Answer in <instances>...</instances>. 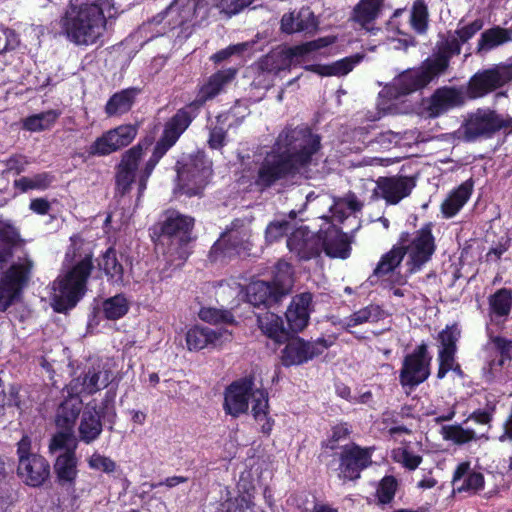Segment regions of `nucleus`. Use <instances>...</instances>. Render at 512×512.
<instances>
[{"instance_id":"obj_47","label":"nucleus","mask_w":512,"mask_h":512,"mask_svg":"<svg viewBox=\"0 0 512 512\" xmlns=\"http://www.w3.org/2000/svg\"><path fill=\"white\" fill-rule=\"evenodd\" d=\"M461 337V330L456 323L446 325L438 333L437 340L440 343L438 351H458V341Z\"/></svg>"},{"instance_id":"obj_49","label":"nucleus","mask_w":512,"mask_h":512,"mask_svg":"<svg viewBox=\"0 0 512 512\" xmlns=\"http://www.w3.org/2000/svg\"><path fill=\"white\" fill-rule=\"evenodd\" d=\"M227 114L216 117L217 124L209 129L207 144L213 150H220L226 145L227 129L222 125L227 120Z\"/></svg>"},{"instance_id":"obj_46","label":"nucleus","mask_w":512,"mask_h":512,"mask_svg":"<svg viewBox=\"0 0 512 512\" xmlns=\"http://www.w3.org/2000/svg\"><path fill=\"white\" fill-rule=\"evenodd\" d=\"M441 433L445 440L452 441L457 445L469 443L476 438L474 430L464 429L459 424L443 426Z\"/></svg>"},{"instance_id":"obj_59","label":"nucleus","mask_w":512,"mask_h":512,"mask_svg":"<svg viewBox=\"0 0 512 512\" xmlns=\"http://www.w3.org/2000/svg\"><path fill=\"white\" fill-rule=\"evenodd\" d=\"M485 484L484 476L480 472H470L462 481L461 485L457 486L458 492H478L483 489Z\"/></svg>"},{"instance_id":"obj_63","label":"nucleus","mask_w":512,"mask_h":512,"mask_svg":"<svg viewBox=\"0 0 512 512\" xmlns=\"http://www.w3.org/2000/svg\"><path fill=\"white\" fill-rule=\"evenodd\" d=\"M91 469L112 473L116 469V463L109 457L94 453L88 460Z\"/></svg>"},{"instance_id":"obj_45","label":"nucleus","mask_w":512,"mask_h":512,"mask_svg":"<svg viewBox=\"0 0 512 512\" xmlns=\"http://www.w3.org/2000/svg\"><path fill=\"white\" fill-rule=\"evenodd\" d=\"M410 25L418 34H425L429 26V11L425 0H414L410 13Z\"/></svg>"},{"instance_id":"obj_14","label":"nucleus","mask_w":512,"mask_h":512,"mask_svg":"<svg viewBox=\"0 0 512 512\" xmlns=\"http://www.w3.org/2000/svg\"><path fill=\"white\" fill-rule=\"evenodd\" d=\"M333 43L330 37H320L299 45L291 46L279 53H269L259 60V69L263 72L278 74L288 69L294 59L304 57Z\"/></svg>"},{"instance_id":"obj_33","label":"nucleus","mask_w":512,"mask_h":512,"mask_svg":"<svg viewBox=\"0 0 512 512\" xmlns=\"http://www.w3.org/2000/svg\"><path fill=\"white\" fill-rule=\"evenodd\" d=\"M103 431V421L97 414V406H90L83 410L78 426V441L91 444L96 441Z\"/></svg>"},{"instance_id":"obj_2","label":"nucleus","mask_w":512,"mask_h":512,"mask_svg":"<svg viewBox=\"0 0 512 512\" xmlns=\"http://www.w3.org/2000/svg\"><path fill=\"white\" fill-rule=\"evenodd\" d=\"M237 69L229 67L211 74L197 86L196 97L179 108L163 125L162 133L156 141L153 151L144 166L139 170L144 151L152 144V139L145 137L137 144L124 151L115 167V189L121 197L131 191L137 180L139 194H142L155 167L167 152L175 146L180 137L199 116L208 101L215 99L235 79Z\"/></svg>"},{"instance_id":"obj_58","label":"nucleus","mask_w":512,"mask_h":512,"mask_svg":"<svg viewBox=\"0 0 512 512\" xmlns=\"http://www.w3.org/2000/svg\"><path fill=\"white\" fill-rule=\"evenodd\" d=\"M490 342L505 363L512 361V339L500 335H490Z\"/></svg>"},{"instance_id":"obj_23","label":"nucleus","mask_w":512,"mask_h":512,"mask_svg":"<svg viewBox=\"0 0 512 512\" xmlns=\"http://www.w3.org/2000/svg\"><path fill=\"white\" fill-rule=\"evenodd\" d=\"M465 103L463 92L453 86L437 88L427 99L425 110L429 117L437 118Z\"/></svg>"},{"instance_id":"obj_57","label":"nucleus","mask_w":512,"mask_h":512,"mask_svg":"<svg viewBox=\"0 0 512 512\" xmlns=\"http://www.w3.org/2000/svg\"><path fill=\"white\" fill-rule=\"evenodd\" d=\"M456 355L457 351H438L437 378L439 380L444 379L448 372L451 371L454 364L457 362Z\"/></svg>"},{"instance_id":"obj_55","label":"nucleus","mask_w":512,"mask_h":512,"mask_svg":"<svg viewBox=\"0 0 512 512\" xmlns=\"http://www.w3.org/2000/svg\"><path fill=\"white\" fill-rule=\"evenodd\" d=\"M255 0H216L214 6L227 16L236 15Z\"/></svg>"},{"instance_id":"obj_25","label":"nucleus","mask_w":512,"mask_h":512,"mask_svg":"<svg viewBox=\"0 0 512 512\" xmlns=\"http://www.w3.org/2000/svg\"><path fill=\"white\" fill-rule=\"evenodd\" d=\"M319 21L310 7H302L298 11L284 13L280 20V30L287 35L296 33L314 34Z\"/></svg>"},{"instance_id":"obj_7","label":"nucleus","mask_w":512,"mask_h":512,"mask_svg":"<svg viewBox=\"0 0 512 512\" xmlns=\"http://www.w3.org/2000/svg\"><path fill=\"white\" fill-rule=\"evenodd\" d=\"M194 224L193 217L168 209L164 212V219L151 228V238L156 245H167L164 254L171 261H185L190 254L188 246Z\"/></svg>"},{"instance_id":"obj_39","label":"nucleus","mask_w":512,"mask_h":512,"mask_svg":"<svg viewBox=\"0 0 512 512\" xmlns=\"http://www.w3.org/2000/svg\"><path fill=\"white\" fill-rule=\"evenodd\" d=\"M404 257L405 251H403L401 244L394 245L388 252L381 256L372 275L369 277L370 282L373 283L371 280L373 277L380 278L394 272L395 269L400 266Z\"/></svg>"},{"instance_id":"obj_44","label":"nucleus","mask_w":512,"mask_h":512,"mask_svg":"<svg viewBox=\"0 0 512 512\" xmlns=\"http://www.w3.org/2000/svg\"><path fill=\"white\" fill-rule=\"evenodd\" d=\"M116 390L109 389L105 392L99 406L97 407V414L99 419L104 423L108 424V429L113 430L117 422V411H116Z\"/></svg>"},{"instance_id":"obj_61","label":"nucleus","mask_w":512,"mask_h":512,"mask_svg":"<svg viewBox=\"0 0 512 512\" xmlns=\"http://www.w3.org/2000/svg\"><path fill=\"white\" fill-rule=\"evenodd\" d=\"M484 26V21L481 18H477L471 23L456 29V38L461 41V44L468 42L472 39Z\"/></svg>"},{"instance_id":"obj_54","label":"nucleus","mask_w":512,"mask_h":512,"mask_svg":"<svg viewBox=\"0 0 512 512\" xmlns=\"http://www.w3.org/2000/svg\"><path fill=\"white\" fill-rule=\"evenodd\" d=\"M364 57V54L356 53L332 62L334 76L340 77L347 75L364 59Z\"/></svg>"},{"instance_id":"obj_26","label":"nucleus","mask_w":512,"mask_h":512,"mask_svg":"<svg viewBox=\"0 0 512 512\" xmlns=\"http://www.w3.org/2000/svg\"><path fill=\"white\" fill-rule=\"evenodd\" d=\"M352 239L340 228L332 225L321 230V253L331 259L345 260L352 252Z\"/></svg>"},{"instance_id":"obj_38","label":"nucleus","mask_w":512,"mask_h":512,"mask_svg":"<svg viewBox=\"0 0 512 512\" xmlns=\"http://www.w3.org/2000/svg\"><path fill=\"white\" fill-rule=\"evenodd\" d=\"M221 337L220 331L196 325L187 331L186 343L189 350L198 351L209 345H215Z\"/></svg>"},{"instance_id":"obj_15","label":"nucleus","mask_w":512,"mask_h":512,"mask_svg":"<svg viewBox=\"0 0 512 512\" xmlns=\"http://www.w3.org/2000/svg\"><path fill=\"white\" fill-rule=\"evenodd\" d=\"M335 342V337H319L314 341H307L295 336L285 342L280 359L284 367L299 366L322 355Z\"/></svg>"},{"instance_id":"obj_3","label":"nucleus","mask_w":512,"mask_h":512,"mask_svg":"<svg viewBox=\"0 0 512 512\" xmlns=\"http://www.w3.org/2000/svg\"><path fill=\"white\" fill-rule=\"evenodd\" d=\"M323 148L322 136L307 124L286 126L257 166L253 185L265 192L293 180L317 164Z\"/></svg>"},{"instance_id":"obj_43","label":"nucleus","mask_w":512,"mask_h":512,"mask_svg":"<svg viewBox=\"0 0 512 512\" xmlns=\"http://www.w3.org/2000/svg\"><path fill=\"white\" fill-rule=\"evenodd\" d=\"M489 308L497 317H507L512 309V290L500 288L489 296Z\"/></svg>"},{"instance_id":"obj_8","label":"nucleus","mask_w":512,"mask_h":512,"mask_svg":"<svg viewBox=\"0 0 512 512\" xmlns=\"http://www.w3.org/2000/svg\"><path fill=\"white\" fill-rule=\"evenodd\" d=\"M93 268V255L88 253L63 276L56 279V292L52 298L55 312L66 313L77 305L86 293L87 282Z\"/></svg>"},{"instance_id":"obj_6","label":"nucleus","mask_w":512,"mask_h":512,"mask_svg":"<svg viewBox=\"0 0 512 512\" xmlns=\"http://www.w3.org/2000/svg\"><path fill=\"white\" fill-rule=\"evenodd\" d=\"M461 47V41L456 37L437 45L436 51L418 67L408 68L395 77L388 92L398 98L424 89L448 71L452 57L461 53Z\"/></svg>"},{"instance_id":"obj_56","label":"nucleus","mask_w":512,"mask_h":512,"mask_svg":"<svg viewBox=\"0 0 512 512\" xmlns=\"http://www.w3.org/2000/svg\"><path fill=\"white\" fill-rule=\"evenodd\" d=\"M290 228V222L287 220L270 222L265 229V238L267 242H278L287 235Z\"/></svg>"},{"instance_id":"obj_53","label":"nucleus","mask_w":512,"mask_h":512,"mask_svg":"<svg viewBox=\"0 0 512 512\" xmlns=\"http://www.w3.org/2000/svg\"><path fill=\"white\" fill-rule=\"evenodd\" d=\"M2 162L5 165V169L2 171V175H21L23 172H25L26 167L30 164L28 157L20 153L11 154Z\"/></svg>"},{"instance_id":"obj_64","label":"nucleus","mask_w":512,"mask_h":512,"mask_svg":"<svg viewBox=\"0 0 512 512\" xmlns=\"http://www.w3.org/2000/svg\"><path fill=\"white\" fill-rule=\"evenodd\" d=\"M504 365L505 362L500 358H492L487 360L482 368L483 379L488 383H492Z\"/></svg>"},{"instance_id":"obj_16","label":"nucleus","mask_w":512,"mask_h":512,"mask_svg":"<svg viewBox=\"0 0 512 512\" xmlns=\"http://www.w3.org/2000/svg\"><path fill=\"white\" fill-rule=\"evenodd\" d=\"M512 80V62L498 64L477 71L467 85L465 94L469 99H479L498 90Z\"/></svg>"},{"instance_id":"obj_19","label":"nucleus","mask_w":512,"mask_h":512,"mask_svg":"<svg viewBox=\"0 0 512 512\" xmlns=\"http://www.w3.org/2000/svg\"><path fill=\"white\" fill-rule=\"evenodd\" d=\"M255 386L254 375H246L233 381L225 390L223 409L234 418L248 412L249 400Z\"/></svg>"},{"instance_id":"obj_17","label":"nucleus","mask_w":512,"mask_h":512,"mask_svg":"<svg viewBox=\"0 0 512 512\" xmlns=\"http://www.w3.org/2000/svg\"><path fill=\"white\" fill-rule=\"evenodd\" d=\"M138 134V127L134 124H122L109 129L97 137L86 149L81 157L87 159L91 157L108 156L114 152L129 146Z\"/></svg>"},{"instance_id":"obj_11","label":"nucleus","mask_w":512,"mask_h":512,"mask_svg":"<svg viewBox=\"0 0 512 512\" xmlns=\"http://www.w3.org/2000/svg\"><path fill=\"white\" fill-rule=\"evenodd\" d=\"M372 447H362L355 442L341 446L340 451L332 455L326 463L327 469L337 472L343 481H357L361 473L372 464Z\"/></svg>"},{"instance_id":"obj_12","label":"nucleus","mask_w":512,"mask_h":512,"mask_svg":"<svg viewBox=\"0 0 512 512\" xmlns=\"http://www.w3.org/2000/svg\"><path fill=\"white\" fill-rule=\"evenodd\" d=\"M432 229V222H427L413 233L410 240L408 232L401 233L399 242L403 251H405V255H408L407 271L409 274L421 271L432 260L437 249Z\"/></svg>"},{"instance_id":"obj_1","label":"nucleus","mask_w":512,"mask_h":512,"mask_svg":"<svg viewBox=\"0 0 512 512\" xmlns=\"http://www.w3.org/2000/svg\"><path fill=\"white\" fill-rule=\"evenodd\" d=\"M237 69L229 67L211 74L197 86L196 97L179 108L163 125L162 133L156 141L153 151L144 166L139 170L144 151L152 144V139L145 137L137 144L124 151L115 167V189L121 197L131 191L137 180L139 194H142L155 167L167 152L175 146L180 137L199 116L208 101L215 99L235 79Z\"/></svg>"},{"instance_id":"obj_18","label":"nucleus","mask_w":512,"mask_h":512,"mask_svg":"<svg viewBox=\"0 0 512 512\" xmlns=\"http://www.w3.org/2000/svg\"><path fill=\"white\" fill-rule=\"evenodd\" d=\"M501 129L500 115L496 111L478 109L468 116L459 131L465 141L473 142L480 138H491Z\"/></svg>"},{"instance_id":"obj_62","label":"nucleus","mask_w":512,"mask_h":512,"mask_svg":"<svg viewBox=\"0 0 512 512\" xmlns=\"http://www.w3.org/2000/svg\"><path fill=\"white\" fill-rule=\"evenodd\" d=\"M398 453L399 457H395V460L401 463L402 466L409 471L417 469L422 463V456L414 454L409 448H401Z\"/></svg>"},{"instance_id":"obj_52","label":"nucleus","mask_w":512,"mask_h":512,"mask_svg":"<svg viewBox=\"0 0 512 512\" xmlns=\"http://www.w3.org/2000/svg\"><path fill=\"white\" fill-rule=\"evenodd\" d=\"M57 432L53 435L49 443L50 452H55L57 450L68 451L75 445V450L77 449V441L78 439L75 437L73 429L72 430H63Z\"/></svg>"},{"instance_id":"obj_41","label":"nucleus","mask_w":512,"mask_h":512,"mask_svg":"<svg viewBox=\"0 0 512 512\" xmlns=\"http://www.w3.org/2000/svg\"><path fill=\"white\" fill-rule=\"evenodd\" d=\"M352 432V425L345 421H340L331 426L327 438L320 443L322 449L320 457L325 455V450L335 451L341 448L340 443L349 440Z\"/></svg>"},{"instance_id":"obj_42","label":"nucleus","mask_w":512,"mask_h":512,"mask_svg":"<svg viewBox=\"0 0 512 512\" xmlns=\"http://www.w3.org/2000/svg\"><path fill=\"white\" fill-rule=\"evenodd\" d=\"M130 309V304L123 293L116 294L102 302L103 316L107 320H118L124 317Z\"/></svg>"},{"instance_id":"obj_24","label":"nucleus","mask_w":512,"mask_h":512,"mask_svg":"<svg viewBox=\"0 0 512 512\" xmlns=\"http://www.w3.org/2000/svg\"><path fill=\"white\" fill-rule=\"evenodd\" d=\"M313 310V294L311 292L293 296L285 312L288 329L293 333L303 331L309 324Z\"/></svg>"},{"instance_id":"obj_40","label":"nucleus","mask_w":512,"mask_h":512,"mask_svg":"<svg viewBox=\"0 0 512 512\" xmlns=\"http://www.w3.org/2000/svg\"><path fill=\"white\" fill-rule=\"evenodd\" d=\"M512 39V31L500 26H494L485 30L477 44L478 52H488Z\"/></svg>"},{"instance_id":"obj_28","label":"nucleus","mask_w":512,"mask_h":512,"mask_svg":"<svg viewBox=\"0 0 512 512\" xmlns=\"http://www.w3.org/2000/svg\"><path fill=\"white\" fill-rule=\"evenodd\" d=\"M128 258L118 253L115 247L110 246L98 259V267L105 274L111 285L123 286L125 284V265Z\"/></svg>"},{"instance_id":"obj_51","label":"nucleus","mask_w":512,"mask_h":512,"mask_svg":"<svg viewBox=\"0 0 512 512\" xmlns=\"http://www.w3.org/2000/svg\"><path fill=\"white\" fill-rule=\"evenodd\" d=\"M252 494L248 491L236 497H228L221 503V512H245L253 505Z\"/></svg>"},{"instance_id":"obj_13","label":"nucleus","mask_w":512,"mask_h":512,"mask_svg":"<svg viewBox=\"0 0 512 512\" xmlns=\"http://www.w3.org/2000/svg\"><path fill=\"white\" fill-rule=\"evenodd\" d=\"M432 355L428 345L423 341L412 352L407 353L402 360L399 371V383L402 388L415 389L424 383L431 374Z\"/></svg>"},{"instance_id":"obj_9","label":"nucleus","mask_w":512,"mask_h":512,"mask_svg":"<svg viewBox=\"0 0 512 512\" xmlns=\"http://www.w3.org/2000/svg\"><path fill=\"white\" fill-rule=\"evenodd\" d=\"M293 267L290 263L279 260L270 281L257 280L248 285L247 299L254 307L270 308L282 301L292 290Z\"/></svg>"},{"instance_id":"obj_48","label":"nucleus","mask_w":512,"mask_h":512,"mask_svg":"<svg viewBox=\"0 0 512 512\" xmlns=\"http://www.w3.org/2000/svg\"><path fill=\"white\" fill-rule=\"evenodd\" d=\"M398 481L393 475L384 476L378 483L376 489L377 502L380 505L390 504L396 494Z\"/></svg>"},{"instance_id":"obj_10","label":"nucleus","mask_w":512,"mask_h":512,"mask_svg":"<svg viewBox=\"0 0 512 512\" xmlns=\"http://www.w3.org/2000/svg\"><path fill=\"white\" fill-rule=\"evenodd\" d=\"M175 170L177 189L187 197L201 196L212 175V162L198 150L177 160Z\"/></svg>"},{"instance_id":"obj_21","label":"nucleus","mask_w":512,"mask_h":512,"mask_svg":"<svg viewBox=\"0 0 512 512\" xmlns=\"http://www.w3.org/2000/svg\"><path fill=\"white\" fill-rule=\"evenodd\" d=\"M111 374L100 363L85 365L79 376L71 381V388L76 391V395H94L110 384Z\"/></svg>"},{"instance_id":"obj_29","label":"nucleus","mask_w":512,"mask_h":512,"mask_svg":"<svg viewBox=\"0 0 512 512\" xmlns=\"http://www.w3.org/2000/svg\"><path fill=\"white\" fill-rule=\"evenodd\" d=\"M56 482L61 487L74 488L78 477V458L75 445L59 454L53 465Z\"/></svg>"},{"instance_id":"obj_36","label":"nucleus","mask_w":512,"mask_h":512,"mask_svg":"<svg viewBox=\"0 0 512 512\" xmlns=\"http://www.w3.org/2000/svg\"><path fill=\"white\" fill-rule=\"evenodd\" d=\"M258 327L262 333L277 344H282L288 340L289 332L283 324V320L275 313L266 311L257 315Z\"/></svg>"},{"instance_id":"obj_22","label":"nucleus","mask_w":512,"mask_h":512,"mask_svg":"<svg viewBox=\"0 0 512 512\" xmlns=\"http://www.w3.org/2000/svg\"><path fill=\"white\" fill-rule=\"evenodd\" d=\"M415 186V179L409 176L379 177L376 181L375 193L384 199L386 204L396 205L408 197Z\"/></svg>"},{"instance_id":"obj_30","label":"nucleus","mask_w":512,"mask_h":512,"mask_svg":"<svg viewBox=\"0 0 512 512\" xmlns=\"http://www.w3.org/2000/svg\"><path fill=\"white\" fill-rule=\"evenodd\" d=\"M243 245V238L238 231H225L212 245L208 255L209 260L218 262L238 256Z\"/></svg>"},{"instance_id":"obj_4","label":"nucleus","mask_w":512,"mask_h":512,"mask_svg":"<svg viewBox=\"0 0 512 512\" xmlns=\"http://www.w3.org/2000/svg\"><path fill=\"white\" fill-rule=\"evenodd\" d=\"M27 244L15 222L0 216V313H8L10 320L24 322L28 314L14 306L22 301L33 278L35 262L28 253L12 261L16 252Z\"/></svg>"},{"instance_id":"obj_27","label":"nucleus","mask_w":512,"mask_h":512,"mask_svg":"<svg viewBox=\"0 0 512 512\" xmlns=\"http://www.w3.org/2000/svg\"><path fill=\"white\" fill-rule=\"evenodd\" d=\"M17 475L25 485L39 488L50 478V464L42 455L32 456L18 463Z\"/></svg>"},{"instance_id":"obj_37","label":"nucleus","mask_w":512,"mask_h":512,"mask_svg":"<svg viewBox=\"0 0 512 512\" xmlns=\"http://www.w3.org/2000/svg\"><path fill=\"white\" fill-rule=\"evenodd\" d=\"M384 310L377 304H369L348 317L339 321L341 328L348 332L353 333L351 330L353 327L364 324V323H376L383 319Z\"/></svg>"},{"instance_id":"obj_5","label":"nucleus","mask_w":512,"mask_h":512,"mask_svg":"<svg viewBox=\"0 0 512 512\" xmlns=\"http://www.w3.org/2000/svg\"><path fill=\"white\" fill-rule=\"evenodd\" d=\"M114 0H95L78 5L69 3L60 26L67 39L76 44L89 46L95 44L106 30L109 19L119 15Z\"/></svg>"},{"instance_id":"obj_34","label":"nucleus","mask_w":512,"mask_h":512,"mask_svg":"<svg viewBox=\"0 0 512 512\" xmlns=\"http://www.w3.org/2000/svg\"><path fill=\"white\" fill-rule=\"evenodd\" d=\"M140 93L141 88L138 87H128L114 93L105 105V114L108 117H112L128 113Z\"/></svg>"},{"instance_id":"obj_35","label":"nucleus","mask_w":512,"mask_h":512,"mask_svg":"<svg viewBox=\"0 0 512 512\" xmlns=\"http://www.w3.org/2000/svg\"><path fill=\"white\" fill-rule=\"evenodd\" d=\"M83 407L82 399L79 395H70L65 398L56 413V425L63 430H72L75 426Z\"/></svg>"},{"instance_id":"obj_31","label":"nucleus","mask_w":512,"mask_h":512,"mask_svg":"<svg viewBox=\"0 0 512 512\" xmlns=\"http://www.w3.org/2000/svg\"><path fill=\"white\" fill-rule=\"evenodd\" d=\"M474 189L472 178L467 179L458 187L452 189L441 203L440 209L444 218L456 216L470 199Z\"/></svg>"},{"instance_id":"obj_50","label":"nucleus","mask_w":512,"mask_h":512,"mask_svg":"<svg viewBox=\"0 0 512 512\" xmlns=\"http://www.w3.org/2000/svg\"><path fill=\"white\" fill-rule=\"evenodd\" d=\"M251 398L252 414L257 422H262L269 415V396L265 389H253Z\"/></svg>"},{"instance_id":"obj_60","label":"nucleus","mask_w":512,"mask_h":512,"mask_svg":"<svg viewBox=\"0 0 512 512\" xmlns=\"http://www.w3.org/2000/svg\"><path fill=\"white\" fill-rule=\"evenodd\" d=\"M199 316L203 321L213 324L231 323L233 318L229 312L216 308H203Z\"/></svg>"},{"instance_id":"obj_32","label":"nucleus","mask_w":512,"mask_h":512,"mask_svg":"<svg viewBox=\"0 0 512 512\" xmlns=\"http://www.w3.org/2000/svg\"><path fill=\"white\" fill-rule=\"evenodd\" d=\"M385 0H359L350 19L361 28L371 32L375 21L381 16Z\"/></svg>"},{"instance_id":"obj_20","label":"nucleus","mask_w":512,"mask_h":512,"mask_svg":"<svg viewBox=\"0 0 512 512\" xmlns=\"http://www.w3.org/2000/svg\"><path fill=\"white\" fill-rule=\"evenodd\" d=\"M286 245L299 261L318 258L321 255V230L313 232L307 226H299L287 236Z\"/></svg>"}]
</instances>
